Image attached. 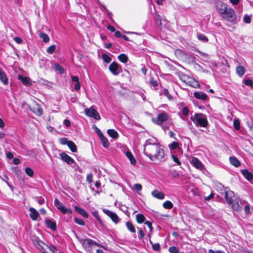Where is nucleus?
I'll use <instances>...</instances> for the list:
<instances>
[{
    "label": "nucleus",
    "mask_w": 253,
    "mask_h": 253,
    "mask_svg": "<svg viewBox=\"0 0 253 253\" xmlns=\"http://www.w3.org/2000/svg\"><path fill=\"white\" fill-rule=\"evenodd\" d=\"M144 154L148 157L151 161L162 159L165 155L164 151L160 144L153 146H148L144 148Z\"/></svg>",
    "instance_id": "1"
},
{
    "label": "nucleus",
    "mask_w": 253,
    "mask_h": 253,
    "mask_svg": "<svg viewBox=\"0 0 253 253\" xmlns=\"http://www.w3.org/2000/svg\"><path fill=\"white\" fill-rule=\"evenodd\" d=\"M33 242L34 245L42 253H56L57 251L55 246L53 245L48 246L38 237H36Z\"/></svg>",
    "instance_id": "2"
},
{
    "label": "nucleus",
    "mask_w": 253,
    "mask_h": 253,
    "mask_svg": "<svg viewBox=\"0 0 253 253\" xmlns=\"http://www.w3.org/2000/svg\"><path fill=\"white\" fill-rule=\"evenodd\" d=\"M228 188L226 187L224 189L225 199L228 205L232 206H240V205H244V203L243 202L239 197L235 195L233 191L227 190Z\"/></svg>",
    "instance_id": "3"
},
{
    "label": "nucleus",
    "mask_w": 253,
    "mask_h": 253,
    "mask_svg": "<svg viewBox=\"0 0 253 253\" xmlns=\"http://www.w3.org/2000/svg\"><path fill=\"white\" fill-rule=\"evenodd\" d=\"M190 119L197 126L206 127L208 124L206 116L202 113H196L194 116L191 117Z\"/></svg>",
    "instance_id": "4"
},
{
    "label": "nucleus",
    "mask_w": 253,
    "mask_h": 253,
    "mask_svg": "<svg viewBox=\"0 0 253 253\" xmlns=\"http://www.w3.org/2000/svg\"><path fill=\"white\" fill-rule=\"evenodd\" d=\"M84 113L87 116L90 118H93L96 120H99L101 119L97 110L92 106L89 108L85 109Z\"/></svg>",
    "instance_id": "5"
},
{
    "label": "nucleus",
    "mask_w": 253,
    "mask_h": 253,
    "mask_svg": "<svg viewBox=\"0 0 253 253\" xmlns=\"http://www.w3.org/2000/svg\"><path fill=\"white\" fill-rule=\"evenodd\" d=\"M222 16L229 22H234L236 19L235 11L231 8H228L226 12L223 14Z\"/></svg>",
    "instance_id": "6"
},
{
    "label": "nucleus",
    "mask_w": 253,
    "mask_h": 253,
    "mask_svg": "<svg viewBox=\"0 0 253 253\" xmlns=\"http://www.w3.org/2000/svg\"><path fill=\"white\" fill-rule=\"evenodd\" d=\"M109 70L114 76H117L122 72L123 69L121 65L116 62H112L109 66Z\"/></svg>",
    "instance_id": "7"
},
{
    "label": "nucleus",
    "mask_w": 253,
    "mask_h": 253,
    "mask_svg": "<svg viewBox=\"0 0 253 253\" xmlns=\"http://www.w3.org/2000/svg\"><path fill=\"white\" fill-rule=\"evenodd\" d=\"M169 115L167 113L163 111L162 113L158 115L156 120L153 119V122L157 125H161L164 122L168 119Z\"/></svg>",
    "instance_id": "8"
},
{
    "label": "nucleus",
    "mask_w": 253,
    "mask_h": 253,
    "mask_svg": "<svg viewBox=\"0 0 253 253\" xmlns=\"http://www.w3.org/2000/svg\"><path fill=\"white\" fill-rule=\"evenodd\" d=\"M191 163L194 167L201 171L205 169L204 165L197 158L193 157L191 160Z\"/></svg>",
    "instance_id": "9"
},
{
    "label": "nucleus",
    "mask_w": 253,
    "mask_h": 253,
    "mask_svg": "<svg viewBox=\"0 0 253 253\" xmlns=\"http://www.w3.org/2000/svg\"><path fill=\"white\" fill-rule=\"evenodd\" d=\"M91 242V239H83L81 241L83 247L88 252H91L92 250Z\"/></svg>",
    "instance_id": "10"
},
{
    "label": "nucleus",
    "mask_w": 253,
    "mask_h": 253,
    "mask_svg": "<svg viewBox=\"0 0 253 253\" xmlns=\"http://www.w3.org/2000/svg\"><path fill=\"white\" fill-rule=\"evenodd\" d=\"M103 211L111 219L112 221L115 223L117 224L119 222V218L116 213L113 212L108 210H103Z\"/></svg>",
    "instance_id": "11"
},
{
    "label": "nucleus",
    "mask_w": 253,
    "mask_h": 253,
    "mask_svg": "<svg viewBox=\"0 0 253 253\" xmlns=\"http://www.w3.org/2000/svg\"><path fill=\"white\" fill-rule=\"evenodd\" d=\"M60 156L61 159L68 165H71L75 163L74 159L65 152L60 153Z\"/></svg>",
    "instance_id": "12"
},
{
    "label": "nucleus",
    "mask_w": 253,
    "mask_h": 253,
    "mask_svg": "<svg viewBox=\"0 0 253 253\" xmlns=\"http://www.w3.org/2000/svg\"><path fill=\"white\" fill-rule=\"evenodd\" d=\"M46 227L51 229L52 231H55L57 229L56 223L55 221H53L50 219H45V220Z\"/></svg>",
    "instance_id": "13"
},
{
    "label": "nucleus",
    "mask_w": 253,
    "mask_h": 253,
    "mask_svg": "<svg viewBox=\"0 0 253 253\" xmlns=\"http://www.w3.org/2000/svg\"><path fill=\"white\" fill-rule=\"evenodd\" d=\"M29 211H30L29 215L31 219L33 221L37 220L39 216L38 211L32 207L30 208Z\"/></svg>",
    "instance_id": "14"
},
{
    "label": "nucleus",
    "mask_w": 253,
    "mask_h": 253,
    "mask_svg": "<svg viewBox=\"0 0 253 253\" xmlns=\"http://www.w3.org/2000/svg\"><path fill=\"white\" fill-rule=\"evenodd\" d=\"M0 80L4 85H7L8 84V78L5 73L0 68Z\"/></svg>",
    "instance_id": "15"
},
{
    "label": "nucleus",
    "mask_w": 253,
    "mask_h": 253,
    "mask_svg": "<svg viewBox=\"0 0 253 253\" xmlns=\"http://www.w3.org/2000/svg\"><path fill=\"white\" fill-rule=\"evenodd\" d=\"M217 6L219 12L222 15L224 14L228 8L227 5L223 2H220L218 4Z\"/></svg>",
    "instance_id": "16"
},
{
    "label": "nucleus",
    "mask_w": 253,
    "mask_h": 253,
    "mask_svg": "<svg viewBox=\"0 0 253 253\" xmlns=\"http://www.w3.org/2000/svg\"><path fill=\"white\" fill-rule=\"evenodd\" d=\"M194 96L197 99L201 100H206L208 97L206 93L202 92H195L194 93Z\"/></svg>",
    "instance_id": "17"
},
{
    "label": "nucleus",
    "mask_w": 253,
    "mask_h": 253,
    "mask_svg": "<svg viewBox=\"0 0 253 253\" xmlns=\"http://www.w3.org/2000/svg\"><path fill=\"white\" fill-rule=\"evenodd\" d=\"M157 142V140L156 139H148L146 140L143 145L144 148H147L148 146H153L154 145L159 144V143H158Z\"/></svg>",
    "instance_id": "18"
},
{
    "label": "nucleus",
    "mask_w": 253,
    "mask_h": 253,
    "mask_svg": "<svg viewBox=\"0 0 253 253\" xmlns=\"http://www.w3.org/2000/svg\"><path fill=\"white\" fill-rule=\"evenodd\" d=\"M242 173L248 180H251L253 177V173L247 169L242 170Z\"/></svg>",
    "instance_id": "19"
},
{
    "label": "nucleus",
    "mask_w": 253,
    "mask_h": 253,
    "mask_svg": "<svg viewBox=\"0 0 253 253\" xmlns=\"http://www.w3.org/2000/svg\"><path fill=\"white\" fill-rule=\"evenodd\" d=\"M152 195L154 197L159 199H163L165 197L164 194L163 192H160L157 190H154L152 192Z\"/></svg>",
    "instance_id": "20"
},
{
    "label": "nucleus",
    "mask_w": 253,
    "mask_h": 253,
    "mask_svg": "<svg viewBox=\"0 0 253 253\" xmlns=\"http://www.w3.org/2000/svg\"><path fill=\"white\" fill-rule=\"evenodd\" d=\"M57 209L63 214H71L72 211L70 209L67 208L66 207H57Z\"/></svg>",
    "instance_id": "21"
},
{
    "label": "nucleus",
    "mask_w": 253,
    "mask_h": 253,
    "mask_svg": "<svg viewBox=\"0 0 253 253\" xmlns=\"http://www.w3.org/2000/svg\"><path fill=\"white\" fill-rule=\"evenodd\" d=\"M18 79L21 81L22 83L26 85H29L31 84V80L29 78L27 77H22L19 76Z\"/></svg>",
    "instance_id": "22"
},
{
    "label": "nucleus",
    "mask_w": 253,
    "mask_h": 253,
    "mask_svg": "<svg viewBox=\"0 0 253 253\" xmlns=\"http://www.w3.org/2000/svg\"><path fill=\"white\" fill-rule=\"evenodd\" d=\"M230 162L232 165L234 166L235 167H238L241 165L240 162L235 157H230Z\"/></svg>",
    "instance_id": "23"
},
{
    "label": "nucleus",
    "mask_w": 253,
    "mask_h": 253,
    "mask_svg": "<svg viewBox=\"0 0 253 253\" xmlns=\"http://www.w3.org/2000/svg\"><path fill=\"white\" fill-rule=\"evenodd\" d=\"M126 156L129 160L131 164L134 165L136 164V160L130 151H127L126 153Z\"/></svg>",
    "instance_id": "24"
},
{
    "label": "nucleus",
    "mask_w": 253,
    "mask_h": 253,
    "mask_svg": "<svg viewBox=\"0 0 253 253\" xmlns=\"http://www.w3.org/2000/svg\"><path fill=\"white\" fill-rule=\"evenodd\" d=\"M108 135L114 139L118 138L119 134L117 131L113 129H110L107 130Z\"/></svg>",
    "instance_id": "25"
},
{
    "label": "nucleus",
    "mask_w": 253,
    "mask_h": 253,
    "mask_svg": "<svg viewBox=\"0 0 253 253\" xmlns=\"http://www.w3.org/2000/svg\"><path fill=\"white\" fill-rule=\"evenodd\" d=\"M74 208L75 210L77 211H78V212H79L80 214H81L83 217L86 218L88 217V214L84 210L80 208L79 207H74Z\"/></svg>",
    "instance_id": "26"
},
{
    "label": "nucleus",
    "mask_w": 253,
    "mask_h": 253,
    "mask_svg": "<svg viewBox=\"0 0 253 253\" xmlns=\"http://www.w3.org/2000/svg\"><path fill=\"white\" fill-rule=\"evenodd\" d=\"M236 71L239 76L242 77L245 74V69L243 66H238L236 67Z\"/></svg>",
    "instance_id": "27"
},
{
    "label": "nucleus",
    "mask_w": 253,
    "mask_h": 253,
    "mask_svg": "<svg viewBox=\"0 0 253 253\" xmlns=\"http://www.w3.org/2000/svg\"><path fill=\"white\" fill-rule=\"evenodd\" d=\"M198 39L204 42H207L209 41L208 38L204 34L198 33L197 35Z\"/></svg>",
    "instance_id": "28"
},
{
    "label": "nucleus",
    "mask_w": 253,
    "mask_h": 253,
    "mask_svg": "<svg viewBox=\"0 0 253 253\" xmlns=\"http://www.w3.org/2000/svg\"><path fill=\"white\" fill-rule=\"evenodd\" d=\"M99 137L101 139L103 146L105 148H107L110 145L107 139L104 136V135H103L102 136H100Z\"/></svg>",
    "instance_id": "29"
},
{
    "label": "nucleus",
    "mask_w": 253,
    "mask_h": 253,
    "mask_svg": "<svg viewBox=\"0 0 253 253\" xmlns=\"http://www.w3.org/2000/svg\"><path fill=\"white\" fill-rule=\"evenodd\" d=\"M136 221L138 223H142L145 221V216L141 213L136 214Z\"/></svg>",
    "instance_id": "30"
},
{
    "label": "nucleus",
    "mask_w": 253,
    "mask_h": 253,
    "mask_svg": "<svg viewBox=\"0 0 253 253\" xmlns=\"http://www.w3.org/2000/svg\"><path fill=\"white\" fill-rule=\"evenodd\" d=\"M126 226L128 230L132 233H135L136 230L134 225L130 221H127L126 223Z\"/></svg>",
    "instance_id": "31"
},
{
    "label": "nucleus",
    "mask_w": 253,
    "mask_h": 253,
    "mask_svg": "<svg viewBox=\"0 0 253 253\" xmlns=\"http://www.w3.org/2000/svg\"><path fill=\"white\" fill-rule=\"evenodd\" d=\"M118 58L119 60V61L124 63H126L128 61L127 56L126 54L123 53H122L120 55H119L118 57Z\"/></svg>",
    "instance_id": "32"
},
{
    "label": "nucleus",
    "mask_w": 253,
    "mask_h": 253,
    "mask_svg": "<svg viewBox=\"0 0 253 253\" xmlns=\"http://www.w3.org/2000/svg\"><path fill=\"white\" fill-rule=\"evenodd\" d=\"M92 215L96 218V219L97 220V221H98V222L99 223V224L102 225V226H104V224H103V221L102 220H101V218L100 217V216H99L98 215V212L96 211H93L92 212Z\"/></svg>",
    "instance_id": "33"
},
{
    "label": "nucleus",
    "mask_w": 253,
    "mask_h": 253,
    "mask_svg": "<svg viewBox=\"0 0 253 253\" xmlns=\"http://www.w3.org/2000/svg\"><path fill=\"white\" fill-rule=\"evenodd\" d=\"M67 145L72 152H76L77 151L76 145L73 141H70Z\"/></svg>",
    "instance_id": "34"
},
{
    "label": "nucleus",
    "mask_w": 253,
    "mask_h": 253,
    "mask_svg": "<svg viewBox=\"0 0 253 253\" xmlns=\"http://www.w3.org/2000/svg\"><path fill=\"white\" fill-rule=\"evenodd\" d=\"M40 37L42 39L43 41L45 42H47L49 41L48 36L44 33H41L39 35Z\"/></svg>",
    "instance_id": "35"
},
{
    "label": "nucleus",
    "mask_w": 253,
    "mask_h": 253,
    "mask_svg": "<svg viewBox=\"0 0 253 253\" xmlns=\"http://www.w3.org/2000/svg\"><path fill=\"white\" fill-rule=\"evenodd\" d=\"M102 57L104 62L106 63H109L111 61V58L107 54H103Z\"/></svg>",
    "instance_id": "36"
},
{
    "label": "nucleus",
    "mask_w": 253,
    "mask_h": 253,
    "mask_svg": "<svg viewBox=\"0 0 253 253\" xmlns=\"http://www.w3.org/2000/svg\"><path fill=\"white\" fill-rule=\"evenodd\" d=\"M233 126L236 130H239L240 128V122L238 119H235L233 122Z\"/></svg>",
    "instance_id": "37"
},
{
    "label": "nucleus",
    "mask_w": 253,
    "mask_h": 253,
    "mask_svg": "<svg viewBox=\"0 0 253 253\" xmlns=\"http://www.w3.org/2000/svg\"><path fill=\"white\" fill-rule=\"evenodd\" d=\"M151 244L152 246L153 250L155 251H159L161 250L160 245L159 243H154L153 244L152 242L150 241Z\"/></svg>",
    "instance_id": "38"
},
{
    "label": "nucleus",
    "mask_w": 253,
    "mask_h": 253,
    "mask_svg": "<svg viewBox=\"0 0 253 253\" xmlns=\"http://www.w3.org/2000/svg\"><path fill=\"white\" fill-rule=\"evenodd\" d=\"M74 221L77 224L81 226H84L85 224V222L81 218L75 217Z\"/></svg>",
    "instance_id": "39"
},
{
    "label": "nucleus",
    "mask_w": 253,
    "mask_h": 253,
    "mask_svg": "<svg viewBox=\"0 0 253 253\" xmlns=\"http://www.w3.org/2000/svg\"><path fill=\"white\" fill-rule=\"evenodd\" d=\"M1 178L3 181H4L7 184V185L9 186V187L11 190L13 189L12 186L7 181V180L8 179V177L6 175H5V174L3 175V176L1 177Z\"/></svg>",
    "instance_id": "40"
},
{
    "label": "nucleus",
    "mask_w": 253,
    "mask_h": 253,
    "mask_svg": "<svg viewBox=\"0 0 253 253\" xmlns=\"http://www.w3.org/2000/svg\"><path fill=\"white\" fill-rule=\"evenodd\" d=\"M55 49H56V45H52L47 48V49H46V52L48 54H51L53 53V52L55 51Z\"/></svg>",
    "instance_id": "41"
},
{
    "label": "nucleus",
    "mask_w": 253,
    "mask_h": 253,
    "mask_svg": "<svg viewBox=\"0 0 253 253\" xmlns=\"http://www.w3.org/2000/svg\"><path fill=\"white\" fill-rule=\"evenodd\" d=\"M26 173L29 176L32 177L34 175V171L32 169L29 167H27L25 169Z\"/></svg>",
    "instance_id": "42"
},
{
    "label": "nucleus",
    "mask_w": 253,
    "mask_h": 253,
    "mask_svg": "<svg viewBox=\"0 0 253 253\" xmlns=\"http://www.w3.org/2000/svg\"><path fill=\"white\" fill-rule=\"evenodd\" d=\"M54 67L56 71H59L60 73L62 74L64 72V69L58 63L54 64Z\"/></svg>",
    "instance_id": "43"
},
{
    "label": "nucleus",
    "mask_w": 253,
    "mask_h": 253,
    "mask_svg": "<svg viewBox=\"0 0 253 253\" xmlns=\"http://www.w3.org/2000/svg\"><path fill=\"white\" fill-rule=\"evenodd\" d=\"M30 110L31 111H32L33 112H34V113L37 114V115H42L43 113V111H42V108H40L39 107H38L37 109V110H35L34 109H33L32 108H30Z\"/></svg>",
    "instance_id": "44"
},
{
    "label": "nucleus",
    "mask_w": 253,
    "mask_h": 253,
    "mask_svg": "<svg viewBox=\"0 0 253 253\" xmlns=\"http://www.w3.org/2000/svg\"><path fill=\"white\" fill-rule=\"evenodd\" d=\"M163 93L169 100H172L173 99V97L169 93V90L165 88L163 90Z\"/></svg>",
    "instance_id": "45"
},
{
    "label": "nucleus",
    "mask_w": 253,
    "mask_h": 253,
    "mask_svg": "<svg viewBox=\"0 0 253 253\" xmlns=\"http://www.w3.org/2000/svg\"><path fill=\"white\" fill-rule=\"evenodd\" d=\"M142 188V186L140 184L137 183L133 185V189L135 190L138 193L141 191Z\"/></svg>",
    "instance_id": "46"
},
{
    "label": "nucleus",
    "mask_w": 253,
    "mask_h": 253,
    "mask_svg": "<svg viewBox=\"0 0 253 253\" xmlns=\"http://www.w3.org/2000/svg\"><path fill=\"white\" fill-rule=\"evenodd\" d=\"M175 53L176 55L181 57H183L185 55V53L182 50L179 49H176L175 51Z\"/></svg>",
    "instance_id": "47"
},
{
    "label": "nucleus",
    "mask_w": 253,
    "mask_h": 253,
    "mask_svg": "<svg viewBox=\"0 0 253 253\" xmlns=\"http://www.w3.org/2000/svg\"><path fill=\"white\" fill-rule=\"evenodd\" d=\"M169 251L170 253H179L178 249L175 246L170 247Z\"/></svg>",
    "instance_id": "48"
},
{
    "label": "nucleus",
    "mask_w": 253,
    "mask_h": 253,
    "mask_svg": "<svg viewBox=\"0 0 253 253\" xmlns=\"http://www.w3.org/2000/svg\"><path fill=\"white\" fill-rule=\"evenodd\" d=\"M169 148L170 150H174L178 148V144L177 142L174 141L169 145Z\"/></svg>",
    "instance_id": "49"
},
{
    "label": "nucleus",
    "mask_w": 253,
    "mask_h": 253,
    "mask_svg": "<svg viewBox=\"0 0 253 253\" xmlns=\"http://www.w3.org/2000/svg\"><path fill=\"white\" fill-rule=\"evenodd\" d=\"M93 127L94 128V130H95V132L98 134L99 137L102 136L103 134L101 131V130L95 125H94L93 126Z\"/></svg>",
    "instance_id": "50"
},
{
    "label": "nucleus",
    "mask_w": 253,
    "mask_h": 253,
    "mask_svg": "<svg viewBox=\"0 0 253 253\" xmlns=\"http://www.w3.org/2000/svg\"><path fill=\"white\" fill-rule=\"evenodd\" d=\"M244 83L246 85L253 87V81L250 79L246 80Z\"/></svg>",
    "instance_id": "51"
},
{
    "label": "nucleus",
    "mask_w": 253,
    "mask_h": 253,
    "mask_svg": "<svg viewBox=\"0 0 253 253\" xmlns=\"http://www.w3.org/2000/svg\"><path fill=\"white\" fill-rule=\"evenodd\" d=\"M70 141V140H68L66 138H61L60 139V142L63 145H68Z\"/></svg>",
    "instance_id": "52"
},
{
    "label": "nucleus",
    "mask_w": 253,
    "mask_h": 253,
    "mask_svg": "<svg viewBox=\"0 0 253 253\" xmlns=\"http://www.w3.org/2000/svg\"><path fill=\"white\" fill-rule=\"evenodd\" d=\"M138 234L139 239L142 240L144 238V233L141 229H139Z\"/></svg>",
    "instance_id": "53"
},
{
    "label": "nucleus",
    "mask_w": 253,
    "mask_h": 253,
    "mask_svg": "<svg viewBox=\"0 0 253 253\" xmlns=\"http://www.w3.org/2000/svg\"><path fill=\"white\" fill-rule=\"evenodd\" d=\"M171 158H172L173 161L175 163H176L178 165H181L180 162L179 161V159H178V158L176 156H175L173 154H172L171 155Z\"/></svg>",
    "instance_id": "54"
},
{
    "label": "nucleus",
    "mask_w": 253,
    "mask_h": 253,
    "mask_svg": "<svg viewBox=\"0 0 253 253\" xmlns=\"http://www.w3.org/2000/svg\"><path fill=\"white\" fill-rule=\"evenodd\" d=\"M150 83L154 87H156L157 86H158L157 81L155 80L153 78H151V80L150 81Z\"/></svg>",
    "instance_id": "55"
},
{
    "label": "nucleus",
    "mask_w": 253,
    "mask_h": 253,
    "mask_svg": "<svg viewBox=\"0 0 253 253\" xmlns=\"http://www.w3.org/2000/svg\"><path fill=\"white\" fill-rule=\"evenodd\" d=\"M244 21L246 23H250L251 22V18L250 16L245 15L244 17Z\"/></svg>",
    "instance_id": "56"
},
{
    "label": "nucleus",
    "mask_w": 253,
    "mask_h": 253,
    "mask_svg": "<svg viewBox=\"0 0 253 253\" xmlns=\"http://www.w3.org/2000/svg\"><path fill=\"white\" fill-rule=\"evenodd\" d=\"M145 224H146L149 228L150 229V230L151 231H152L153 230V227L152 225V223L150 221H146L144 222Z\"/></svg>",
    "instance_id": "57"
},
{
    "label": "nucleus",
    "mask_w": 253,
    "mask_h": 253,
    "mask_svg": "<svg viewBox=\"0 0 253 253\" xmlns=\"http://www.w3.org/2000/svg\"><path fill=\"white\" fill-rule=\"evenodd\" d=\"M182 113L185 116H187L189 113V109L187 107H184L182 108Z\"/></svg>",
    "instance_id": "58"
},
{
    "label": "nucleus",
    "mask_w": 253,
    "mask_h": 253,
    "mask_svg": "<svg viewBox=\"0 0 253 253\" xmlns=\"http://www.w3.org/2000/svg\"><path fill=\"white\" fill-rule=\"evenodd\" d=\"M213 196H214V194L212 192L211 193V194L209 196H208L207 197H205L204 198V199L206 201H210L211 199L212 198H213Z\"/></svg>",
    "instance_id": "59"
},
{
    "label": "nucleus",
    "mask_w": 253,
    "mask_h": 253,
    "mask_svg": "<svg viewBox=\"0 0 253 253\" xmlns=\"http://www.w3.org/2000/svg\"><path fill=\"white\" fill-rule=\"evenodd\" d=\"M91 246H97V247H102V248H104V247L102 245H101L100 244L97 243L96 242L91 240Z\"/></svg>",
    "instance_id": "60"
},
{
    "label": "nucleus",
    "mask_w": 253,
    "mask_h": 253,
    "mask_svg": "<svg viewBox=\"0 0 253 253\" xmlns=\"http://www.w3.org/2000/svg\"><path fill=\"white\" fill-rule=\"evenodd\" d=\"M64 125L67 126V127H69L71 125V122H70V121L69 120H68V119H65L64 120Z\"/></svg>",
    "instance_id": "61"
},
{
    "label": "nucleus",
    "mask_w": 253,
    "mask_h": 253,
    "mask_svg": "<svg viewBox=\"0 0 253 253\" xmlns=\"http://www.w3.org/2000/svg\"><path fill=\"white\" fill-rule=\"evenodd\" d=\"M15 42L17 43H21L22 42V40L21 39V38H19V37H15L14 39Z\"/></svg>",
    "instance_id": "62"
},
{
    "label": "nucleus",
    "mask_w": 253,
    "mask_h": 253,
    "mask_svg": "<svg viewBox=\"0 0 253 253\" xmlns=\"http://www.w3.org/2000/svg\"><path fill=\"white\" fill-rule=\"evenodd\" d=\"M92 180V174L90 173L87 175L86 180L89 182H91Z\"/></svg>",
    "instance_id": "63"
},
{
    "label": "nucleus",
    "mask_w": 253,
    "mask_h": 253,
    "mask_svg": "<svg viewBox=\"0 0 253 253\" xmlns=\"http://www.w3.org/2000/svg\"><path fill=\"white\" fill-rule=\"evenodd\" d=\"M37 200H38V203L39 205H42V204H43L44 202V199L42 198V197L38 198H37Z\"/></svg>",
    "instance_id": "64"
}]
</instances>
